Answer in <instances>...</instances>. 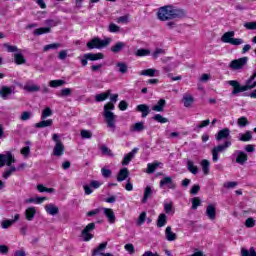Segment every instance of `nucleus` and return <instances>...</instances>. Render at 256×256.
I'll return each instance as SVG.
<instances>
[{
	"label": "nucleus",
	"mask_w": 256,
	"mask_h": 256,
	"mask_svg": "<svg viewBox=\"0 0 256 256\" xmlns=\"http://www.w3.org/2000/svg\"><path fill=\"white\" fill-rule=\"evenodd\" d=\"M244 27L249 29V30H251V31H253V30L256 29V22H246L244 24Z\"/></svg>",
	"instance_id": "nucleus-62"
},
{
	"label": "nucleus",
	"mask_w": 256,
	"mask_h": 256,
	"mask_svg": "<svg viewBox=\"0 0 256 256\" xmlns=\"http://www.w3.org/2000/svg\"><path fill=\"white\" fill-rule=\"evenodd\" d=\"M237 125L238 127H247V125H249V120L247 119V117L242 116L238 118Z\"/></svg>",
	"instance_id": "nucleus-47"
},
{
	"label": "nucleus",
	"mask_w": 256,
	"mask_h": 256,
	"mask_svg": "<svg viewBox=\"0 0 256 256\" xmlns=\"http://www.w3.org/2000/svg\"><path fill=\"white\" fill-rule=\"evenodd\" d=\"M254 81V82H253ZM228 84L233 87L232 95H238V93H243L245 91H249L250 89H255L256 81L252 79V76L246 81V85L241 86L237 80H230Z\"/></svg>",
	"instance_id": "nucleus-3"
},
{
	"label": "nucleus",
	"mask_w": 256,
	"mask_h": 256,
	"mask_svg": "<svg viewBox=\"0 0 256 256\" xmlns=\"http://www.w3.org/2000/svg\"><path fill=\"white\" fill-rule=\"evenodd\" d=\"M72 90L71 88H64L61 90L59 97H69V95H71Z\"/></svg>",
	"instance_id": "nucleus-57"
},
{
	"label": "nucleus",
	"mask_w": 256,
	"mask_h": 256,
	"mask_svg": "<svg viewBox=\"0 0 256 256\" xmlns=\"http://www.w3.org/2000/svg\"><path fill=\"white\" fill-rule=\"evenodd\" d=\"M135 55H136V57H147L148 55H151V50L141 48L135 52Z\"/></svg>",
	"instance_id": "nucleus-38"
},
{
	"label": "nucleus",
	"mask_w": 256,
	"mask_h": 256,
	"mask_svg": "<svg viewBox=\"0 0 256 256\" xmlns=\"http://www.w3.org/2000/svg\"><path fill=\"white\" fill-rule=\"evenodd\" d=\"M108 31L110 33H119V31H121V28L115 23H110L108 26Z\"/></svg>",
	"instance_id": "nucleus-52"
},
{
	"label": "nucleus",
	"mask_w": 256,
	"mask_h": 256,
	"mask_svg": "<svg viewBox=\"0 0 256 256\" xmlns=\"http://www.w3.org/2000/svg\"><path fill=\"white\" fill-rule=\"evenodd\" d=\"M231 135L229 128H224L220 130L216 135V141H222V139H227Z\"/></svg>",
	"instance_id": "nucleus-20"
},
{
	"label": "nucleus",
	"mask_w": 256,
	"mask_h": 256,
	"mask_svg": "<svg viewBox=\"0 0 256 256\" xmlns=\"http://www.w3.org/2000/svg\"><path fill=\"white\" fill-rule=\"evenodd\" d=\"M153 195V190L151 189V186H147L144 190V197L142 199V203H147V199Z\"/></svg>",
	"instance_id": "nucleus-41"
},
{
	"label": "nucleus",
	"mask_w": 256,
	"mask_h": 256,
	"mask_svg": "<svg viewBox=\"0 0 256 256\" xmlns=\"http://www.w3.org/2000/svg\"><path fill=\"white\" fill-rule=\"evenodd\" d=\"M52 140L56 143L53 149V155L55 157H61V155L65 153V145H63V142L59 139V134H53Z\"/></svg>",
	"instance_id": "nucleus-6"
},
{
	"label": "nucleus",
	"mask_w": 256,
	"mask_h": 256,
	"mask_svg": "<svg viewBox=\"0 0 256 256\" xmlns=\"http://www.w3.org/2000/svg\"><path fill=\"white\" fill-rule=\"evenodd\" d=\"M124 48H125L124 42H117L114 46L110 48V51H112V53H119L120 51H123Z\"/></svg>",
	"instance_id": "nucleus-33"
},
{
	"label": "nucleus",
	"mask_w": 256,
	"mask_h": 256,
	"mask_svg": "<svg viewBox=\"0 0 256 256\" xmlns=\"http://www.w3.org/2000/svg\"><path fill=\"white\" fill-rule=\"evenodd\" d=\"M182 103H184V107H192L195 103V98L193 95L186 93L183 95Z\"/></svg>",
	"instance_id": "nucleus-15"
},
{
	"label": "nucleus",
	"mask_w": 256,
	"mask_h": 256,
	"mask_svg": "<svg viewBox=\"0 0 256 256\" xmlns=\"http://www.w3.org/2000/svg\"><path fill=\"white\" fill-rule=\"evenodd\" d=\"M105 249H107V242H103L97 248H95L92 252V256L99 255V253Z\"/></svg>",
	"instance_id": "nucleus-43"
},
{
	"label": "nucleus",
	"mask_w": 256,
	"mask_h": 256,
	"mask_svg": "<svg viewBox=\"0 0 256 256\" xmlns=\"http://www.w3.org/2000/svg\"><path fill=\"white\" fill-rule=\"evenodd\" d=\"M152 119L157 121V123H169V119L163 117L161 114L154 115Z\"/></svg>",
	"instance_id": "nucleus-49"
},
{
	"label": "nucleus",
	"mask_w": 256,
	"mask_h": 256,
	"mask_svg": "<svg viewBox=\"0 0 256 256\" xmlns=\"http://www.w3.org/2000/svg\"><path fill=\"white\" fill-rule=\"evenodd\" d=\"M206 215L208 218L211 219V221H214V219H216L217 207L215 206V204H208V206L206 208Z\"/></svg>",
	"instance_id": "nucleus-13"
},
{
	"label": "nucleus",
	"mask_w": 256,
	"mask_h": 256,
	"mask_svg": "<svg viewBox=\"0 0 256 256\" xmlns=\"http://www.w3.org/2000/svg\"><path fill=\"white\" fill-rule=\"evenodd\" d=\"M140 75H144L145 77H157V75H159V73H157L156 69L149 68L146 70H142Z\"/></svg>",
	"instance_id": "nucleus-30"
},
{
	"label": "nucleus",
	"mask_w": 256,
	"mask_h": 256,
	"mask_svg": "<svg viewBox=\"0 0 256 256\" xmlns=\"http://www.w3.org/2000/svg\"><path fill=\"white\" fill-rule=\"evenodd\" d=\"M45 33H51V28L50 27H42V28H37L34 30V35H36V36L45 35Z\"/></svg>",
	"instance_id": "nucleus-40"
},
{
	"label": "nucleus",
	"mask_w": 256,
	"mask_h": 256,
	"mask_svg": "<svg viewBox=\"0 0 256 256\" xmlns=\"http://www.w3.org/2000/svg\"><path fill=\"white\" fill-rule=\"evenodd\" d=\"M117 23H129V16H120L119 18H117Z\"/></svg>",
	"instance_id": "nucleus-64"
},
{
	"label": "nucleus",
	"mask_w": 256,
	"mask_h": 256,
	"mask_svg": "<svg viewBox=\"0 0 256 256\" xmlns=\"http://www.w3.org/2000/svg\"><path fill=\"white\" fill-rule=\"evenodd\" d=\"M111 38H105L101 40L99 37H94L90 41L87 42L86 47L87 49H105V47H109L111 45Z\"/></svg>",
	"instance_id": "nucleus-4"
},
{
	"label": "nucleus",
	"mask_w": 256,
	"mask_h": 256,
	"mask_svg": "<svg viewBox=\"0 0 256 256\" xmlns=\"http://www.w3.org/2000/svg\"><path fill=\"white\" fill-rule=\"evenodd\" d=\"M13 94V88L7 87V86H2L0 89V95L2 99H9V95Z\"/></svg>",
	"instance_id": "nucleus-21"
},
{
	"label": "nucleus",
	"mask_w": 256,
	"mask_h": 256,
	"mask_svg": "<svg viewBox=\"0 0 256 256\" xmlns=\"http://www.w3.org/2000/svg\"><path fill=\"white\" fill-rule=\"evenodd\" d=\"M86 59H88V61H99L101 59L105 58V55L101 52L99 53H87L85 54Z\"/></svg>",
	"instance_id": "nucleus-17"
},
{
	"label": "nucleus",
	"mask_w": 256,
	"mask_h": 256,
	"mask_svg": "<svg viewBox=\"0 0 256 256\" xmlns=\"http://www.w3.org/2000/svg\"><path fill=\"white\" fill-rule=\"evenodd\" d=\"M127 107H129V104H127V101L122 100L120 101L118 108L120 109V111H127Z\"/></svg>",
	"instance_id": "nucleus-61"
},
{
	"label": "nucleus",
	"mask_w": 256,
	"mask_h": 256,
	"mask_svg": "<svg viewBox=\"0 0 256 256\" xmlns=\"http://www.w3.org/2000/svg\"><path fill=\"white\" fill-rule=\"evenodd\" d=\"M187 168L192 175H197V173H199V168L191 160L187 161Z\"/></svg>",
	"instance_id": "nucleus-32"
},
{
	"label": "nucleus",
	"mask_w": 256,
	"mask_h": 256,
	"mask_svg": "<svg viewBox=\"0 0 256 256\" xmlns=\"http://www.w3.org/2000/svg\"><path fill=\"white\" fill-rule=\"evenodd\" d=\"M247 57H242L239 59L232 60L229 64L230 69L233 71H239V69H242L244 66L247 65Z\"/></svg>",
	"instance_id": "nucleus-8"
},
{
	"label": "nucleus",
	"mask_w": 256,
	"mask_h": 256,
	"mask_svg": "<svg viewBox=\"0 0 256 256\" xmlns=\"http://www.w3.org/2000/svg\"><path fill=\"white\" fill-rule=\"evenodd\" d=\"M104 215L107 217L109 223H115V212L111 208H104Z\"/></svg>",
	"instance_id": "nucleus-24"
},
{
	"label": "nucleus",
	"mask_w": 256,
	"mask_h": 256,
	"mask_svg": "<svg viewBox=\"0 0 256 256\" xmlns=\"http://www.w3.org/2000/svg\"><path fill=\"white\" fill-rule=\"evenodd\" d=\"M26 62L27 60H25V56H23V54L21 53L14 54V63H16V65H24V63Z\"/></svg>",
	"instance_id": "nucleus-31"
},
{
	"label": "nucleus",
	"mask_w": 256,
	"mask_h": 256,
	"mask_svg": "<svg viewBox=\"0 0 256 256\" xmlns=\"http://www.w3.org/2000/svg\"><path fill=\"white\" fill-rule=\"evenodd\" d=\"M50 87L57 88L62 87V85H65L64 80H51L50 81Z\"/></svg>",
	"instance_id": "nucleus-53"
},
{
	"label": "nucleus",
	"mask_w": 256,
	"mask_h": 256,
	"mask_svg": "<svg viewBox=\"0 0 256 256\" xmlns=\"http://www.w3.org/2000/svg\"><path fill=\"white\" fill-rule=\"evenodd\" d=\"M231 147V141H226L221 145H218L212 149V160L214 163H217L219 161V153H223L226 149H229Z\"/></svg>",
	"instance_id": "nucleus-7"
},
{
	"label": "nucleus",
	"mask_w": 256,
	"mask_h": 256,
	"mask_svg": "<svg viewBox=\"0 0 256 256\" xmlns=\"http://www.w3.org/2000/svg\"><path fill=\"white\" fill-rule=\"evenodd\" d=\"M156 225L158 228L165 227V225H167V215L165 213L159 214Z\"/></svg>",
	"instance_id": "nucleus-25"
},
{
	"label": "nucleus",
	"mask_w": 256,
	"mask_h": 256,
	"mask_svg": "<svg viewBox=\"0 0 256 256\" xmlns=\"http://www.w3.org/2000/svg\"><path fill=\"white\" fill-rule=\"evenodd\" d=\"M100 150L102 151L103 155H108V157H113V151H111V149H109V147H107L106 145H102L100 147Z\"/></svg>",
	"instance_id": "nucleus-51"
},
{
	"label": "nucleus",
	"mask_w": 256,
	"mask_h": 256,
	"mask_svg": "<svg viewBox=\"0 0 256 256\" xmlns=\"http://www.w3.org/2000/svg\"><path fill=\"white\" fill-rule=\"evenodd\" d=\"M129 178V169L122 168L117 174V181L121 183L122 181H125Z\"/></svg>",
	"instance_id": "nucleus-18"
},
{
	"label": "nucleus",
	"mask_w": 256,
	"mask_h": 256,
	"mask_svg": "<svg viewBox=\"0 0 256 256\" xmlns=\"http://www.w3.org/2000/svg\"><path fill=\"white\" fill-rule=\"evenodd\" d=\"M135 111H137V113H141L142 119H145V117L151 113V108L147 104H139L136 106Z\"/></svg>",
	"instance_id": "nucleus-11"
},
{
	"label": "nucleus",
	"mask_w": 256,
	"mask_h": 256,
	"mask_svg": "<svg viewBox=\"0 0 256 256\" xmlns=\"http://www.w3.org/2000/svg\"><path fill=\"white\" fill-rule=\"evenodd\" d=\"M80 135L82 139H91V137H93V133L89 130H81Z\"/></svg>",
	"instance_id": "nucleus-54"
},
{
	"label": "nucleus",
	"mask_w": 256,
	"mask_h": 256,
	"mask_svg": "<svg viewBox=\"0 0 256 256\" xmlns=\"http://www.w3.org/2000/svg\"><path fill=\"white\" fill-rule=\"evenodd\" d=\"M101 173L102 175L107 179L109 177H111V170L110 169H107V168H102L101 169Z\"/></svg>",
	"instance_id": "nucleus-63"
},
{
	"label": "nucleus",
	"mask_w": 256,
	"mask_h": 256,
	"mask_svg": "<svg viewBox=\"0 0 256 256\" xmlns=\"http://www.w3.org/2000/svg\"><path fill=\"white\" fill-rule=\"evenodd\" d=\"M146 219H147V212H141L137 220V225H143Z\"/></svg>",
	"instance_id": "nucleus-55"
},
{
	"label": "nucleus",
	"mask_w": 256,
	"mask_h": 256,
	"mask_svg": "<svg viewBox=\"0 0 256 256\" xmlns=\"http://www.w3.org/2000/svg\"><path fill=\"white\" fill-rule=\"evenodd\" d=\"M253 139V135L251 131H246L244 134H239V141L247 142Z\"/></svg>",
	"instance_id": "nucleus-36"
},
{
	"label": "nucleus",
	"mask_w": 256,
	"mask_h": 256,
	"mask_svg": "<svg viewBox=\"0 0 256 256\" xmlns=\"http://www.w3.org/2000/svg\"><path fill=\"white\" fill-rule=\"evenodd\" d=\"M47 198L45 197H38V198H28L25 200V203L28 205L29 203H36V204H40L43 203V201H46Z\"/></svg>",
	"instance_id": "nucleus-42"
},
{
	"label": "nucleus",
	"mask_w": 256,
	"mask_h": 256,
	"mask_svg": "<svg viewBox=\"0 0 256 256\" xmlns=\"http://www.w3.org/2000/svg\"><path fill=\"white\" fill-rule=\"evenodd\" d=\"M245 226L248 227V229H251L252 227H255V219L253 218H248L245 221Z\"/></svg>",
	"instance_id": "nucleus-60"
},
{
	"label": "nucleus",
	"mask_w": 256,
	"mask_h": 256,
	"mask_svg": "<svg viewBox=\"0 0 256 256\" xmlns=\"http://www.w3.org/2000/svg\"><path fill=\"white\" fill-rule=\"evenodd\" d=\"M15 163V157L11 152H6V154H0V167H11V164Z\"/></svg>",
	"instance_id": "nucleus-9"
},
{
	"label": "nucleus",
	"mask_w": 256,
	"mask_h": 256,
	"mask_svg": "<svg viewBox=\"0 0 256 256\" xmlns=\"http://www.w3.org/2000/svg\"><path fill=\"white\" fill-rule=\"evenodd\" d=\"M52 115H53V110H51V108H49V107H46L42 111L41 119L45 120V119H47V117H51Z\"/></svg>",
	"instance_id": "nucleus-50"
},
{
	"label": "nucleus",
	"mask_w": 256,
	"mask_h": 256,
	"mask_svg": "<svg viewBox=\"0 0 256 256\" xmlns=\"http://www.w3.org/2000/svg\"><path fill=\"white\" fill-rule=\"evenodd\" d=\"M15 171H18V168H16L15 166H10V169L6 170L2 177L4 179H9V177H11V175H13V173H15Z\"/></svg>",
	"instance_id": "nucleus-44"
},
{
	"label": "nucleus",
	"mask_w": 256,
	"mask_h": 256,
	"mask_svg": "<svg viewBox=\"0 0 256 256\" xmlns=\"http://www.w3.org/2000/svg\"><path fill=\"white\" fill-rule=\"evenodd\" d=\"M59 47H61L60 43H52V44H48L46 46H44V51H49L51 49H59Z\"/></svg>",
	"instance_id": "nucleus-56"
},
{
	"label": "nucleus",
	"mask_w": 256,
	"mask_h": 256,
	"mask_svg": "<svg viewBox=\"0 0 256 256\" xmlns=\"http://www.w3.org/2000/svg\"><path fill=\"white\" fill-rule=\"evenodd\" d=\"M45 209L49 215H57L59 213V208L53 204L47 205Z\"/></svg>",
	"instance_id": "nucleus-37"
},
{
	"label": "nucleus",
	"mask_w": 256,
	"mask_h": 256,
	"mask_svg": "<svg viewBox=\"0 0 256 256\" xmlns=\"http://www.w3.org/2000/svg\"><path fill=\"white\" fill-rule=\"evenodd\" d=\"M210 165H211V163L207 159H203L201 161V167H202V171H203L204 175H209Z\"/></svg>",
	"instance_id": "nucleus-34"
},
{
	"label": "nucleus",
	"mask_w": 256,
	"mask_h": 256,
	"mask_svg": "<svg viewBox=\"0 0 256 256\" xmlns=\"http://www.w3.org/2000/svg\"><path fill=\"white\" fill-rule=\"evenodd\" d=\"M186 12L177 8L173 5L162 6L158 9L157 17L160 21H171L173 19H183L185 17Z\"/></svg>",
	"instance_id": "nucleus-1"
},
{
	"label": "nucleus",
	"mask_w": 256,
	"mask_h": 256,
	"mask_svg": "<svg viewBox=\"0 0 256 256\" xmlns=\"http://www.w3.org/2000/svg\"><path fill=\"white\" fill-rule=\"evenodd\" d=\"M53 125V119L42 120L35 124L36 129H43L45 127H51Z\"/></svg>",
	"instance_id": "nucleus-27"
},
{
	"label": "nucleus",
	"mask_w": 256,
	"mask_h": 256,
	"mask_svg": "<svg viewBox=\"0 0 256 256\" xmlns=\"http://www.w3.org/2000/svg\"><path fill=\"white\" fill-rule=\"evenodd\" d=\"M115 109V104L113 102H108L106 105H104V119L105 123L107 124V127L111 129V131L115 132L116 129V119L117 116L111 112Z\"/></svg>",
	"instance_id": "nucleus-2"
},
{
	"label": "nucleus",
	"mask_w": 256,
	"mask_h": 256,
	"mask_svg": "<svg viewBox=\"0 0 256 256\" xmlns=\"http://www.w3.org/2000/svg\"><path fill=\"white\" fill-rule=\"evenodd\" d=\"M165 105H167V101L165 99H160L156 105L152 106V111H157L158 113H161L165 111Z\"/></svg>",
	"instance_id": "nucleus-19"
},
{
	"label": "nucleus",
	"mask_w": 256,
	"mask_h": 256,
	"mask_svg": "<svg viewBox=\"0 0 256 256\" xmlns=\"http://www.w3.org/2000/svg\"><path fill=\"white\" fill-rule=\"evenodd\" d=\"M165 235H166L167 241H175V240L177 239V234H175V233L171 230V226H167V227H166Z\"/></svg>",
	"instance_id": "nucleus-29"
},
{
	"label": "nucleus",
	"mask_w": 256,
	"mask_h": 256,
	"mask_svg": "<svg viewBox=\"0 0 256 256\" xmlns=\"http://www.w3.org/2000/svg\"><path fill=\"white\" fill-rule=\"evenodd\" d=\"M21 219V215L15 214L14 219L2 221V229H9L13 223H17Z\"/></svg>",
	"instance_id": "nucleus-16"
},
{
	"label": "nucleus",
	"mask_w": 256,
	"mask_h": 256,
	"mask_svg": "<svg viewBox=\"0 0 256 256\" xmlns=\"http://www.w3.org/2000/svg\"><path fill=\"white\" fill-rule=\"evenodd\" d=\"M233 37H235V31H228L222 35L221 41L222 43H230V45H243V39Z\"/></svg>",
	"instance_id": "nucleus-5"
},
{
	"label": "nucleus",
	"mask_w": 256,
	"mask_h": 256,
	"mask_svg": "<svg viewBox=\"0 0 256 256\" xmlns=\"http://www.w3.org/2000/svg\"><path fill=\"white\" fill-rule=\"evenodd\" d=\"M165 185H168V189H175L176 187L171 176H165L162 180H160V187L163 188Z\"/></svg>",
	"instance_id": "nucleus-14"
},
{
	"label": "nucleus",
	"mask_w": 256,
	"mask_h": 256,
	"mask_svg": "<svg viewBox=\"0 0 256 256\" xmlns=\"http://www.w3.org/2000/svg\"><path fill=\"white\" fill-rule=\"evenodd\" d=\"M138 152H139V148H134L131 152L126 154L122 160V165L123 166L129 165V163H131V161L135 159V155H137Z\"/></svg>",
	"instance_id": "nucleus-12"
},
{
	"label": "nucleus",
	"mask_w": 256,
	"mask_h": 256,
	"mask_svg": "<svg viewBox=\"0 0 256 256\" xmlns=\"http://www.w3.org/2000/svg\"><path fill=\"white\" fill-rule=\"evenodd\" d=\"M27 221H33L35 219V215H37V209L35 207H29L25 211Z\"/></svg>",
	"instance_id": "nucleus-22"
},
{
	"label": "nucleus",
	"mask_w": 256,
	"mask_h": 256,
	"mask_svg": "<svg viewBox=\"0 0 256 256\" xmlns=\"http://www.w3.org/2000/svg\"><path fill=\"white\" fill-rule=\"evenodd\" d=\"M157 167H159L158 163H149L147 165L146 173H148L149 175L155 173V171L157 170Z\"/></svg>",
	"instance_id": "nucleus-45"
},
{
	"label": "nucleus",
	"mask_w": 256,
	"mask_h": 256,
	"mask_svg": "<svg viewBox=\"0 0 256 256\" xmlns=\"http://www.w3.org/2000/svg\"><path fill=\"white\" fill-rule=\"evenodd\" d=\"M145 129V124L143 122H137L131 127V131L141 133Z\"/></svg>",
	"instance_id": "nucleus-35"
},
{
	"label": "nucleus",
	"mask_w": 256,
	"mask_h": 256,
	"mask_svg": "<svg viewBox=\"0 0 256 256\" xmlns=\"http://www.w3.org/2000/svg\"><path fill=\"white\" fill-rule=\"evenodd\" d=\"M241 256H256V251L254 247H250L249 250L241 248Z\"/></svg>",
	"instance_id": "nucleus-39"
},
{
	"label": "nucleus",
	"mask_w": 256,
	"mask_h": 256,
	"mask_svg": "<svg viewBox=\"0 0 256 256\" xmlns=\"http://www.w3.org/2000/svg\"><path fill=\"white\" fill-rule=\"evenodd\" d=\"M201 205V199L199 197H194L192 199V209H197Z\"/></svg>",
	"instance_id": "nucleus-58"
},
{
	"label": "nucleus",
	"mask_w": 256,
	"mask_h": 256,
	"mask_svg": "<svg viewBox=\"0 0 256 256\" xmlns=\"http://www.w3.org/2000/svg\"><path fill=\"white\" fill-rule=\"evenodd\" d=\"M116 67L119 68V69H118L119 73L125 74V73H127V71H128L127 64L124 63V62H118V63L116 64Z\"/></svg>",
	"instance_id": "nucleus-48"
},
{
	"label": "nucleus",
	"mask_w": 256,
	"mask_h": 256,
	"mask_svg": "<svg viewBox=\"0 0 256 256\" xmlns=\"http://www.w3.org/2000/svg\"><path fill=\"white\" fill-rule=\"evenodd\" d=\"M20 119L21 121H28V119H31V112L30 111L22 112Z\"/></svg>",
	"instance_id": "nucleus-59"
},
{
	"label": "nucleus",
	"mask_w": 256,
	"mask_h": 256,
	"mask_svg": "<svg viewBox=\"0 0 256 256\" xmlns=\"http://www.w3.org/2000/svg\"><path fill=\"white\" fill-rule=\"evenodd\" d=\"M24 91H27L28 93H37V91H41V87L37 84H29L27 83L24 86Z\"/></svg>",
	"instance_id": "nucleus-23"
},
{
	"label": "nucleus",
	"mask_w": 256,
	"mask_h": 256,
	"mask_svg": "<svg viewBox=\"0 0 256 256\" xmlns=\"http://www.w3.org/2000/svg\"><path fill=\"white\" fill-rule=\"evenodd\" d=\"M95 229V223H89L85 228L84 231H82V239L83 241H91L93 239V234H91V231H94Z\"/></svg>",
	"instance_id": "nucleus-10"
},
{
	"label": "nucleus",
	"mask_w": 256,
	"mask_h": 256,
	"mask_svg": "<svg viewBox=\"0 0 256 256\" xmlns=\"http://www.w3.org/2000/svg\"><path fill=\"white\" fill-rule=\"evenodd\" d=\"M248 156L245 152L243 151H238V156L236 157V163L239 165H245V162L247 161Z\"/></svg>",
	"instance_id": "nucleus-26"
},
{
	"label": "nucleus",
	"mask_w": 256,
	"mask_h": 256,
	"mask_svg": "<svg viewBox=\"0 0 256 256\" xmlns=\"http://www.w3.org/2000/svg\"><path fill=\"white\" fill-rule=\"evenodd\" d=\"M164 211L167 215H173L175 213V209H173V203L164 204Z\"/></svg>",
	"instance_id": "nucleus-46"
},
{
	"label": "nucleus",
	"mask_w": 256,
	"mask_h": 256,
	"mask_svg": "<svg viewBox=\"0 0 256 256\" xmlns=\"http://www.w3.org/2000/svg\"><path fill=\"white\" fill-rule=\"evenodd\" d=\"M110 95H111V90H107L106 92L97 94L95 96V101H97V103H101L102 101H106V99H108Z\"/></svg>",
	"instance_id": "nucleus-28"
}]
</instances>
